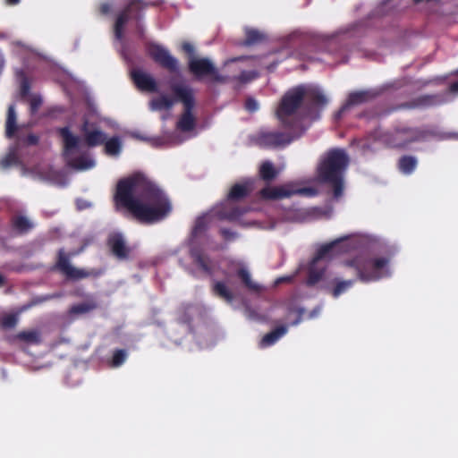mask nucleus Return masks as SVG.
<instances>
[{
	"mask_svg": "<svg viewBox=\"0 0 458 458\" xmlns=\"http://www.w3.org/2000/svg\"><path fill=\"white\" fill-rule=\"evenodd\" d=\"M115 199L144 223L158 222L172 209L163 191L140 174L119 182Z\"/></svg>",
	"mask_w": 458,
	"mask_h": 458,
	"instance_id": "f257e3e1",
	"label": "nucleus"
},
{
	"mask_svg": "<svg viewBox=\"0 0 458 458\" xmlns=\"http://www.w3.org/2000/svg\"><path fill=\"white\" fill-rule=\"evenodd\" d=\"M349 157L344 150L335 148L328 151L318 166V180L334 188V195L343 193V173L347 168Z\"/></svg>",
	"mask_w": 458,
	"mask_h": 458,
	"instance_id": "f03ea898",
	"label": "nucleus"
},
{
	"mask_svg": "<svg viewBox=\"0 0 458 458\" xmlns=\"http://www.w3.org/2000/svg\"><path fill=\"white\" fill-rule=\"evenodd\" d=\"M60 133L64 145V156L71 167L83 171L95 166L96 162L89 156L82 155L78 157H76L83 153L87 145L85 140L74 135L68 128L61 129Z\"/></svg>",
	"mask_w": 458,
	"mask_h": 458,
	"instance_id": "7ed1b4c3",
	"label": "nucleus"
},
{
	"mask_svg": "<svg viewBox=\"0 0 458 458\" xmlns=\"http://www.w3.org/2000/svg\"><path fill=\"white\" fill-rule=\"evenodd\" d=\"M346 239L347 237L335 240L322 246L318 250L317 256L314 258L310 265L308 284H314L324 278L326 264L328 259L335 254L348 250L347 245H343V242Z\"/></svg>",
	"mask_w": 458,
	"mask_h": 458,
	"instance_id": "20e7f679",
	"label": "nucleus"
},
{
	"mask_svg": "<svg viewBox=\"0 0 458 458\" xmlns=\"http://www.w3.org/2000/svg\"><path fill=\"white\" fill-rule=\"evenodd\" d=\"M388 260L384 258L369 259L365 255H360L353 260L348 261L347 266L353 267L358 277L363 282L380 279L389 275Z\"/></svg>",
	"mask_w": 458,
	"mask_h": 458,
	"instance_id": "39448f33",
	"label": "nucleus"
},
{
	"mask_svg": "<svg viewBox=\"0 0 458 458\" xmlns=\"http://www.w3.org/2000/svg\"><path fill=\"white\" fill-rule=\"evenodd\" d=\"M171 89L176 98L183 105V113L176 124L177 130L181 131H190L195 126V116L192 112L195 106L193 90L184 84H173Z\"/></svg>",
	"mask_w": 458,
	"mask_h": 458,
	"instance_id": "423d86ee",
	"label": "nucleus"
},
{
	"mask_svg": "<svg viewBox=\"0 0 458 458\" xmlns=\"http://www.w3.org/2000/svg\"><path fill=\"white\" fill-rule=\"evenodd\" d=\"M308 89L300 86L290 89L282 98L276 110V116L283 123H288V119L295 114L303 98L307 96Z\"/></svg>",
	"mask_w": 458,
	"mask_h": 458,
	"instance_id": "0eeeda50",
	"label": "nucleus"
},
{
	"mask_svg": "<svg viewBox=\"0 0 458 458\" xmlns=\"http://www.w3.org/2000/svg\"><path fill=\"white\" fill-rule=\"evenodd\" d=\"M261 197L265 199L277 200L288 198L293 194L314 196L317 191L313 188H297L293 184L281 186H267L261 191Z\"/></svg>",
	"mask_w": 458,
	"mask_h": 458,
	"instance_id": "6e6552de",
	"label": "nucleus"
},
{
	"mask_svg": "<svg viewBox=\"0 0 458 458\" xmlns=\"http://www.w3.org/2000/svg\"><path fill=\"white\" fill-rule=\"evenodd\" d=\"M189 68L190 71L198 77L209 75L215 81H225V78L219 75L213 63L208 58L191 56L189 60Z\"/></svg>",
	"mask_w": 458,
	"mask_h": 458,
	"instance_id": "1a4fd4ad",
	"label": "nucleus"
},
{
	"mask_svg": "<svg viewBox=\"0 0 458 458\" xmlns=\"http://www.w3.org/2000/svg\"><path fill=\"white\" fill-rule=\"evenodd\" d=\"M149 55L160 65L170 70L176 71L178 61L164 47L157 44H151L148 47Z\"/></svg>",
	"mask_w": 458,
	"mask_h": 458,
	"instance_id": "9d476101",
	"label": "nucleus"
},
{
	"mask_svg": "<svg viewBox=\"0 0 458 458\" xmlns=\"http://www.w3.org/2000/svg\"><path fill=\"white\" fill-rule=\"evenodd\" d=\"M57 266L63 273H64L68 277L72 278V279L85 278L91 275L90 272H88V271H85L84 269H80V268L73 267L69 262V259L65 256L64 251L59 252Z\"/></svg>",
	"mask_w": 458,
	"mask_h": 458,
	"instance_id": "9b49d317",
	"label": "nucleus"
},
{
	"mask_svg": "<svg viewBox=\"0 0 458 458\" xmlns=\"http://www.w3.org/2000/svg\"><path fill=\"white\" fill-rule=\"evenodd\" d=\"M131 76L136 86L145 91H157V84L156 80L148 72L141 70H134Z\"/></svg>",
	"mask_w": 458,
	"mask_h": 458,
	"instance_id": "f8f14e48",
	"label": "nucleus"
},
{
	"mask_svg": "<svg viewBox=\"0 0 458 458\" xmlns=\"http://www.w3.org/2000/svg\"><path fill=\"white\" fill-rule=\"evenodd\" d=\"M140 4L137 1H132L128 7L118 16L114 25V35L117 39L123 38V28L129 21L134 10L140 9Z\"/></svg>",
	"mask_w": 458,
	"mask_h": 458,
	"instance_id": "ddd939ff",
	"label": "nucleus"
},
{
	"mask_svg": "<svg viewBox=\"0 0 458 458\" xmlns=\"http://www.w3.org/2000/svg\"><path fill=\"white\" fill-rule=\"evenodd\" d=\"M82 131L84 132L87 146H97L106 140V134L98 129L90 128L88 122H85Z\"/></svg>",
	"mask_w": 458,
	"mask_h": 458,
	"instance_id": "4468645a",
	"label": "nucleus"
},
{
	"mask_svg": "<svg viewBox=\"0 0 458 458\" xmlns=\"http://www.w3.org/2000/svg\"><path fill=\"white\" fill-rule=\"evenodd\" d=\"M291 141L292 139L289 136L279 132H267L262 137L263 144L271 147L285 146Z\"/></svg>",
	"mask_w": 458,
	"mask_h": 458,
	"instance_id": "2eb2a0df",
	"label": "nucleus"
},
{
	"mask_svg": "<svg viewBox=\"0 0 458 458\" xmlns=\"http://www.w3.org/2000/svg\"><path fill=\"white\" fill-rule=\"evenodd\" d=\"M176 99L167 95H161L154 98L149 102V107L152 111L169 110L174 105Z\"/></svg>",
	"mask_w": 458,
	"mask_h": 458,
	"instance_id": "dca6fc26",
	"label": "nucleus"
},
{
	"mask_svg": "<svg viewBox=\"0 0 458 458\" xmlns=\"http://www.w3.org/2000/svg\"><path fill=\"white\" fill-rule=\"evenodd\" d=\"M109 244L113 252L119 258H124L128 254V248L123 237L120 234L112 235L109 239Z\"/></svg>",
	"mask_w": 458,
	"mask_h": 458,
	"instance_id": "f3484780",
	"label": "nucleus"
},
{
	"mask_svg": "<svg viewBox=\"0 0 458 458\" xmlns=\"http://www.w3.org/2000/svg\"><path fill=\"white\" fill-rule=\"evenodd\" d=\"M287 332L286 327H281L263 336L260 345L262 347L269 346L275 344L280 337L285 335Z\"/></svg>",
	"mask_w": 458,
	"mask_h": 458,
	"instance_id": "a211bd4d",
	"label": "nucleus"
},
{
	"mask_svg": "<svg viewBox=\"0 0 458 458\" xmlns=\"http://www.w3.org/2000/svg\"><path fill=\"white\" fill-rule=\"evenodd\" d=\"M105 151L109 156L117 157L122 151V142L119 138L114 137L106 141Z\"/></svg>",
	"mask_w": 458,
	"mask_h": 458,
	"instance_id": "6ab92c4d",
	"label": "nucleus"
},
{
	"mask_svg": "<svg viewBox=\"0 0 458 458\" xmlns=\"http://www.w3.org/2000/svg\"><path fill=\"white\" fill-rule=\"evenodd\" d=\"M214 293L224 299L225 301L231 302L233 301V293L229 288L223 282H216L213 286Z\"/></svg>",
	"mask_w": 458,
	"mask_h": 458,
	"instance_id": "aec40b11",
	"label": "nucleus"
},
{
	"mask_svg": "<svg viewBox=\"0 0 458 458\" xmlns=\"http://www.w3.org/2000/svg\"><path fill=\"white\" fill-rule=\"evenodd\" d=\"M17 129L16 126V113L13 106H9L8 114L6 119L5 133L7 137H12Z\"/></svg>",
	"mask_w": 458,
	"mask_h": 458,
	"instance_id": "412c9836",
	"label": "nucleus"
},
{
	"mask_svg": "<svg viewBox=\"0 0 458 458\" xmlns=\"http://www.w3.org/2000/svg\"><path fill=\"white\" fill-rule=\"evenodd\" d=\"M259 174L262 179L272 180L276 177L278 171L276 170L271 162L266 161L261 165Z\"/></svg>",
	"mask_w": 458,
	"mask_h": 458,
	"instance_id": "4be33fe9",
	"label": "nucleus"
},
{
	"mask_svg": "<svg viewBox=\"0 0 458 458\" xmlns=\"http://www.w3.org/2000/svg\"><path fill=\"white\" fill-rule=\"evenodd\" d=\"M250 191V183L235 184L232 188V190L229 193V199H241V198L246 196Z\"/></svg>",
	"mask_w": 458,
	"mask_h": 458,
	"instance_id": "5701e85b",
	"label": "nucleus"
},
{
	"mask_svg": "<svg viewBox=\"0 0 458 458\" xmlns=\"http://www.w3.org/2000/svg\"><path fill=\"white\" fill-rule=\"evenodd\" d=\"M19 158L17 155V148L13 147L10 149L8 154L0 161V166L4 169L12 165H17Z\"/></svg>",
	"mask_w": 458,
	"mask_h": 458,
	"instance_id": "b1692460",
	"label": "nucleus"
},
{
	"mask_svg": "<svg viewBox=\"0 0 458 458\" xmlns=\"http://www.w3.org/2000/svg\"><path fill=\"white\" fill-rule=\"evenodd\" d=\"M417 165V160L411 157H404L400 159L399 167L404 174L411 173Z\"/></svg>",
	"mask_w": 458,
	"mask_h": 458,
	"instance_id": "393cba45",
	"label": "nucleus"
},
{
	"mask_svg": "<svg viewBox=\"0 0 458 458\" xmlns=\"http://www.w3.org/2000/svg\"><path fill=\"white\" fill-rule=\"evenodd\" d=\"M368 98L367 92H354L350 94L346 104L343 106V110L348 108L350 106L357 105L365 101Z\"/></svg>",
	"mask_w": 458,
	"mask_h": 458,
	"instance_id": "a878e982",
	"label": "nucleus"
},
{
	"mask_svg": "<svg viewBox=\"0 0 458 458\" xmlns=\"http://www.w3.org/2000/svg\"><path fill=\"white\" fill-rule=\"evenodd\" d=\"M238 276L241 277V279L243 281V283L249 289L254 290V291L259 290V285L255 282L252 281V279L250 277V274L247 269H245V268L239 269Z\"/></svg>",
	"mask_w": 458,
	"mask_h": 458,
	"instance_id": "bb28decb",
	"label": "nucleus"
},
{
	"mask_svg": "<svg viewBox=\"0 0 458 458\" xmlns=\"http://www.w3.org/2000/svg\"><path fill=\"white\" fill-rule=\"evenodd\" d=\"M264 38L263 34L255 29H246L245 44L250 45L259 42Z\"/></svg>",
	"mask_w": 458,
	"mask_h": 458,
	"instance_id": "cd10ccee",
	"label": "nucleus"
},
{
	"mask_svg": "<svg viewBox=\"0 0 458 458\" xmlns=\"http://www.w3.org/2000/svg\"><path fill=\"white\" fill-rule=\"evenodd\" d=\"M15 227L21 232H26L33 226V224L25 216H19L14 220Z\"/></svg>",
	"mask_w": 458,
	"mask_h": 458,
	"instance_id": "c85d7f7f",
	"label": "nucleus"
},
{
	"mask_svg": "<svg viewBox=\"0 0 458 458\" xmlns=\"http://www.w3.org/2000/svg\"><path fill=\"white\" fill-rule=\"evenodd\" d=\"M208 220L209 216L208 215L199 217L192 231L193 235L201 233L205 229Z\"/></svg>",
	"mask_w": 458,
	"mask_h": 458,
	"instance_id": "c756f323",
	"label": "nucleus"
},
{
	"mask_svg": "<svg viewBox=\"0 0 458 458\" xmlns=\"http://www.w3.org/2000/svg\"><path fill=\"white\" fill-rule=\"evenodd\" d=\"M194 261L197 266H199L200 268H202L204 271L208 272L209 267H208V259L199 253H192Z\"/></svg>",
	"mask_w": 458,
	"mask_h": 458,
	"instance_id": "7c9ffc66",
	"label": "nucleus"
},
{
	"mask_svg": "<svg viewBox=\"0 0 458 458\" xmlns=\"http://www.w3.org/2000/svg\"><path fill=\"white\" fill-rule=\"evenodd\" d=\"M17 321V314H6L2 318V326L5 328H11L16 325Z\"/></svg>",
	"mask_w": 458,
	"mask_h": 458,
	"instance_id": "2f4dec72",
	"label": "nucleus"
},
{
	"mask_svg": "<svg viewBox=\"0 0 458 458\" xmlns=\"http://www.w3.org/2000/svg\"><path fill=\"white\" fill-rule=\"evenodd\" d=\"M352 285V280L342 281V282L338 283L336 287L335 288V290L333 292V295L335 297H338L341 293L345 292Z\"/></svg>",
	"mask_w": 458,
	"mask_h": 458,
	"instance_id": "473e14b6",
	"label": "nucleus"
},
{
	"mask_svg": "<svg viewBox=\"0 0 458 458\" xmlns=\"http://www.w3.org/2000/svg\"><path fill=\"white\" fill-rule=\"evenodd\" d=\"M126 359V352L123 350L116 351L114 353L112 363L113 366L118 367L124 362Z\"/></svg>",
	"mask_w": 458,
	"mask_h": 458,
	"instance_id": "72a5a7b5",
	"label": "nucleus"
},
{
	"mask_svg": "<svg viewBox=\"0 0 458 458\" xmlns=\"http://www.w3.org/2000/svg\"><path fill=\"white\" fill-rule=\"evenodd\" d=\"M246 212L247 209L233 208V211L228 214H225L223 216L229 220H236Z\"/></svg>",
	"mask_w": 458,
	"mask_h": 458,
	"instance_id": "f704fd0d",
	"label": "nucleus"
},
{
	"mask_svg": "<svg viewBox=\"0 0 458 458\" xmlns=\"http://www.w3.org/2000/svg\"><path fill=\"white\" fill-rule=\"evenodd\" d=\"M257 77L258 73L256 72H242L238 79L241 82H249Z\"/></svg>",
	"mask_w": 458,
	"mask_h": 458,
	"instance_id": "c9c22d12",
	"label": "nucleus"
},
{
	"mask_svg": "<svg viewBox=\"0 0 458 458\" xmlns=\"http://www.w3.org/2000/svg\"><path fill=\"white\" fill-rule=\"evenodd\" d=\"M42 103V99L38 96H32L30 99V106L31 113L37 112L38 108L40 106Z\"/></svg>",
	"mask_w": 458,
	"mask_h": 458,
	"instance_id": "e433bc0d",
	"label": "nucleus"
},
{
	"mask_svg": "<svg viewBox=\"0 0 458 458\" xmlns=\"http://www.w3.org/2000/svg\"><path fill=\"white\" fill-rule=\"evenodd\" d=\"M21 339L30 342H36L38 340V335L35 332H23L19 335Z\"/></svg>",
	"mask_w": 458,
	"mask_h": 458,
	"instance_id": "4c0bfd02",
	"label": "nucleus"
},
{
	"mask_svg": "<svg viewBox=\"0 0 458 458\" xmlns=\"http://www.w3.org/2000/svg\"><path fill=\"white\" fill-rule=\"evenodd\" d=\"M245 107L250 112H255L259 108V104L255 99L249 98L246 101Z\"/></svg>",
	"mask_w": 458,
	"mask_h": 458,
	"instance_id": "58836bf2",
	"label": "nucleus"
},
{
	"mask_svg": "<svg viewBox=\"0 0 458 458\" xmlns=\"http://www.w3.org/2000/svg\"><path fill=\"white\" fill-rule=\"evenodd\" d=\"M93 307H90L89 305L82 304V305L74 306L72 310L75 313H82V312L89 311Z\"/></svg>",
	"mask_w": 458,
	"mask_h": 458,
	"instance_id": "ea45409f",
	"label": "nucleus"
},
{
	"mask_svg": "<svg viewBox=\"0 0 458 458\" xmlns=\"http://www.w3.org/2000/svg\"><path fill=\"white\" fill-rule=\"evenodd\" d=\"M312 97L314 98V101L317 103V104H326L327 103V98L325 96H323L322 94L318 93V92H314L312 94Z\"/></svg>",
	"mask_w": 458,
	"mask_h": 458,
	"instance_id": "a19ab883",
	"label": "nucleus"
},
{
	"mask_svg": "<svg viewBox=\"0 0 458 458\" xmlns=\"http://www.w3.org/2000/svg\"><path fill=\"white\" fill-rule=\"evenodd\" d=\"M182 49H183L186 53H188V54H190V55H193V52H194V47H193L191 43H189V42H184V43L182 44Z\"/></svg>",
	"mask_w": 458,
	"mask_h": 458,
	"instance_id": "79ce46f5",
	"label": "nucleus"
},
{
	"mask_svg": "<svg viewBox=\"0 0 458 458\" xmlns=\"http://www.w3.org/2000/svg\"><path fill=\"white\" fill-rule=\"evenodd\" d=\"M221 233H222V235H223L225 239H227V240H229V239H231V238H233V233H231V232H230V231H228V230H226V229H223V230H221Z\"/></svg>",
	"mask_w": 458,
	"mask_h": 458,
	"instance_id": "37998d69",
	"label": "nucleus"
},
{
	"mask_svg": "<svg viewBox=\"0 0 458 458\" xmlns=\"http://www.w3.org/2000/svg\"><path fill=\"white\" fill-rule=\"evenodd\" d=\"M292 276H283V277H279L276 280V284H279L281 283H284V282H290L292 280Z\"/></svg>",
	"mask_w": 458,
	"mask_h": 458,
	"instance_id": "c03bdc74",
	"label": "nucleus"
},
{
	"mask_svg": "<svg viewBox=\"0 0 458 458\" xmlns=\"http://www.w3.org/2000/svg\"><path fill=\"white\" fill-rule=\"evenodd\" d=\"M38 141V138L35 136V135H30L28 138H27V142L28 144H36Z\"/></svg>",
	"mask_w": 458,
	"mask_h": 458,
	"instance_id": "a18cd8bd",
	"label": "nucleus"
},
{
	"mask_svg": "<svg viewBox=\"0 0 458 458\" xmlns=\"http://www.w3.org/2000/svg\"><path fill=\"white\" fill-rule=\"evenodd\" d=\"M302 313H303V310L296 311V315L298 316V318L292 323L293 325H297L301 321V317Z\"/></svg>",
	"mask_w": 458,
	"mask_h": 458,
	"instance_id": "49530a36",
	"label": "nucleus"
},
{
	"mask_svg": "<svg viewBox=\"0 0 458 458\" xmlns=\"http://www.w3.org/2000/svg\"><path fill=\"white\" fill-rule=\"evenodd\" d=\"M450 91L452 92H458V82L456 83H454L451 88H450Z\"/></svg>",
	"mask_w": 458,
	"mask_h": 458,
	"instance_id": "de8ad7c7",
	"label": "nucleus"
},
{
	"mask_svg": "<svg viewBox=\"0 0 458 458\" xmlns=\"http://www.w3.org/2000/svg\"><path fill=\"white\" fill-rule=\"evenodd\" d=\"M77 206H78V208H86L88 205H87V203H86V202L81 203L80 200H78V201H77Z\"/></svg>",
	"mask_w": 458,
	"mask_h": 458,
	"instance_id": "09e8293b",
	"label": "nucleus"
},
{
	"mask_svg": "<svg viewBox=\"0 0 458 458\" xmlns=\"http://www.w3.org/2000/svg\"><path fill=\"white\" fill-rule=\"evenodd\" d=\"M416 3H422V2H426V3H430V2H433V3H437L438 0H414Z\"/></svg>",
	"mask_w": 458,
	"mask_h": 458,
	"instance_id": "8fccbe9b",
	"label": "nucleus"
},
{
	"mask_svg": "<svg viewBox=\"0 0 458 458\" xmlns=\"http://www.w3.org/2000/svg\"><path fill=\"white\" fill-rule=\"evenodd\" d=\"M108 10H109V6H108L107 4H102V5H101V11H102L103 13H107V12H108Z\"/></svg>",
	"mask_w": 458,
	"mask_h": 458,
	"instance_id": "3c124183",
	"label": "nucleus"
},
{
	"mask_svg": "<svg viewBox=\"0 0 458 458\" xmlns=\"http://www.w3.org/2000/svg\"><path fill=\"white\" fill-rule=\"evenodd\" d=\"M28 90V87L25 82L22 84V94H26Z\"/></svg>",
	"mask_w": 458,
	"mask_h": 458,
	"instance_id": "603ef678",
	"label": "nucleus"
},
{
	"mask_svg": "<svg viewBox=\"0 0 458 458\" xmlns=\"http://www.w3.org/2000/svg\"><path fill=\"white\" fill-rule=\"evenodd\" d=\"M320 312V309H316L314 311L310 314V318H313L316 314H318Z\"/></svg>",
	"mask_w": 458,
	"mask_h": 458,
	"instance_id": "864d4df0",
	"label": "nucleus"
},
{
	"mask_svg": "<svg viewBox=\"0 0 458 458\" xmlns=\"http://www.w3.org/2000/svg\"><path fill=\"white\" fill-rule=\"evenodd\" d=\"M240 59H242V57L233 58V59L228 60V61L225 62V65H227L229 63L234 62V61H237V60H240Z\"/></svg>",
	"mask_w": 458,
	"mask_h": 458,
	"instance_id": "5fc2aeb1",
	"label": "nucleus"
},
{
	"mask_svg": "<svg viewBox=\"0 0 458 458\" xmlns=\"http://www.w3.org/2000/svg\"><path fill=\"white\" fill-rule=\"evenodd\" d=\"M20 0H6V2L10 4H15L19 3Z\"/></svg>",
	"mask_w": 458,
	"mask_h": 458,
	"instance_id": "6e6d98bb",
	"label": "nucleus"
},
{
	"mask_svg": "<svg viewBox=\"0 0 458 458\" xmlns=\"http://www.w3.org/2000/svg\"><path fill=\"white\" fill-rule=\"evenodd\" d=\"M4 282V277L2 275H0V287L3 285Z\"/></svg>",
	"mask_w": 458,
	"mask_h": 458,
	"instance_id": "4d7b16f0",
	"label": "nucleus"
},
{
	"mask_svg": "<svg viewBox=\"0 0 458 458\" xmlns=\"http://www.w3.org/2000/svg\"><path fill=\"white\" fill-rule=\"evenodd\" d=\"M131 136L134 138H137V139L144 140L142 137H140V135H138L136 133H131Z\"/></svg>",
	"mask_w": 458,
	"mask_h": 458,
	"instance_id": "13d9d810",
	"label": "nucleus"
},
{
	"mask_svg": "<svg viewBox=\"0 0 458 458\" xmlns=\"http://www.w3.org/2000/svg\"><path fill=\"white\" fill-rule=\"evenodd\" d=\"M183 140L182 139H179V140H173V142L174 143H180L182 142Z\"/></svg>",
	"mask_w": 458,
	"mask_h": 458,
	"instance_id": "bf43d9fd",
	"label": "nucleus"
},
{
	"mask_svg": "<svg viewBox=\"0 0 458 458\" xmlns=\"http://www.w3.org/2000/svg\"><path fill=\"white\" fill-rule=\"evenodd\" d=\"M0 59H2V55H0ZM4 64V61L3 60H0V68H2Z\"/></svg>",
	"mask_w": 458,
	"mask_h": 458,
	"instance_id": "052dcab7",
	"label": "nucleus"
},
{
	"mask_svg": "<svg viewBox=\"0 0 458 458\" xmlns=\"http://www.w3.org/2000/svg\"><path fill=\"white\" fill-rule=\"evenodd\" d=\"M297 310H292L291 312H289V315H292V313H295V314H296V311H297Z\"/></svg>",
	"mask_w": 458,
	"mask_h": 458,
	"instance_id": "680f3d73",
	"label": "nucleus"
},
{
	"mask_svg": "<svg viewBox=\"0 0 458 458\" xmlns=\"http://www.w3.org/2000/svg\"><path fill=\"white\" fill-rule=\"evenodd\" d=\"M78 251L71 252L70 255H76Z\"/></svg>",
	"mask_w": 458,
	"mask_h": 458,
	"instance_id": "e2e57ef3",
	"label": "nucleus"
}]
</instances>
